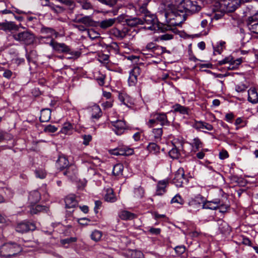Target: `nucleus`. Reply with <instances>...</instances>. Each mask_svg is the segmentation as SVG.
I'll use <instances>...</instances> for the list:
<instances>
[{"mask_svg":"<svg viewBox=\"0 0 258 258\" xmlns=\"http://www.w3.org/2000/svg\"><path fill=\"white\" fill-rule=\"evenodd\" d=\"M219 204H220V203L217 202H209L207 203V207L210 209H213V210L216 209H217V208L218 207Z\"/></svg>","mask_w":258,"mask_h":258,"instance_id":"nucleus-50","label":"nucleus"},{"mask_svg":"<svg viewBox=\"0 0 258 258\" xmlns=\"http://www.w3.org/2000/svg\"><path fill=\"white\" fill-rule=\"evenodd\" d=\"M123 169V166L121 164H116L113 169L112 173L115 175L117 176L122 174Z\"/></svg>","mask_w":258,"mask_h":258,"instance_id":"nucleus-34","label":"nucleus"},{"mask_svg":"<svg viewBox=\"0 0 258 258\" xmlns=\"http://www.w3.org/2000/svg\"><path fill=\"white\" fill-rule=\"evenodd\" d=\"M248 100L252 103L258 102V94L254 88H250L248 91Z\"/></svg>","mask_w":258,"mask_h":258,"instance_id":"nucleus-24","label":"nucleus"},{"mask_svg":"<svg viewBox=\"0 0 258 258\" xmlns=\"http://www.w3.org/2000/svg\"><path fill=\"white\" fill-rule=\"evenodd\" d=\"M233 57L231 56L225 57L222 60L219 61L218 64L219 65H223L225 63H230L231 62L233 61Z\"/></svg>","mask_w":258,"mask_h":258,"instance_id":"nucleus-51","label":"nucleus"},{"mask_svg":"<svg viewBox=\"0 0 258 258\" xmlns=\"http://www.w3.org/2000/svg\"><path fill=\"white\" fill-rule=\"evenodd\" d=\"M36 176L40 178H44L45 177L46 173L43 170H36L35 171Z\"/></svg>","mask_w":258,"mask_h":258,"instance_id":"nucleus-56","label":"nucleus"},{"mask_svg":"<svg viewBox=\"0 0 258 258\" xmlns=\"http://www.w3.org/2000/svg\"><path fill=\"white\" fill-rule=\"evenodd\" d=\"M193 144L197 150H198V149L201 147V145H202L201 142L198 138H196L194 140Z\"/></svg>","mask_w":258,"mask_h":258,"instance_id":"nucleus-62","label":"nucleus"},{"mask_svg":"<svg viewBox=\"0 0 258 258\" xmlns=\"http://www.w3.org/2000/svg\"><path fill=\"white\" fill-rule=\"evenodd\" d=\"M174 111L175 112H179L182 114H185L188 113V108L186 107L182 106L179 104H176L173 106Z\"/></svg>","mask_w":258,"mask_h":258,"instance_id":"nucleus-31","label":"nucleus"},{"mask_svg":"<svg viewBox=\"0 0 258 258\" xmlns=\"http://www.w3.org/2000/svg\"><path fill=\"white\" fill-rule=\"evenodd\" d=\"M13 38L15 40L22 42L26 45L33 44L35 40L34 35L28 30L14 34Z\"/></svg>","mask_w":258,"mask_h":258,"instance_id":"nucleus-4","label":"nucleus"},{"mask_svg":"<svg viewBox=\"0 0 258 258\" xmlns=\"http://www.w3.org/2000/svg\"><path fill=\"white\" fill-rule=\"evenodd\" d=\"M151 116L153 117V118H156L157 123L158 122H160V124L162 126L164 125H167L169 123V122L167 119V117L165 113H156L151 115Z\"/></svg>","mask_w":258,"mask_h":258,"instance_id":"nucleus-15","label":"nucleus"},{"mask_svg":"<svg viewBox=\"0 0 258 258\" xmlns=\"http://www.w3.org/2000/svg\"><path fill=\"white\" fill-rule=\"evenodd\" d=\"M51 116V110L49 109H43L41 111L40 116L39 117L41 122H47L49 120Z\"/></svg>","mask_w":258,"mask_h":258,"instance_id":"nucleus-26","label":"nucleus"},{"mask_svg":"<svg viewBox=\"0 0 258 258\" xmlns=\"http://www.w3.org/2000/svg\"><path fill=\"white\" fill-rule=\"evenodd\" d=\"M19 26L13 22H7L0 23V29L4 31H11L12 30L18 31Z\"/></svg>","mask_w":258,"mask_h":258,"instance_id":"nucleus-12","label":"nucleus"},{"mask_svg":"<svg viewBox=\"0 0 258 258\" xmlns=\"http://www.w3.org/2000/svg\"><path fill=\"white\" fill-rule=\"evenodd\" d=\"M110 33L112 35H113L119 39H122L126 36L127 31H120L116 28H113L110 30Z\"/></svg>","mask_w":258,"mask_h":258,"instance_id":"nucleus-27","label":"nucleus"},{"mask_svg":"<svg viewBox=\"0 0 258 258\" xmlns=\"http://www.w3.org/2000/svg\"><path fill=\"white\" fill-rule=\"evenodd\" d=\"M242 62L241 59H237L234 60L229 63V66L228 67V69L229 70H233L236 69L238 66L241 64Z\"/></svg>","mask_w":258,"mask_h":258,"instance_id":"nucleus-37","label":"nucleus"},{"mask_svg":"<svg viewBox=\"0 0 258 258\" xmlns=\"http://www.w3.org/2000/svg\"><path fill=\"white\" fill-rule=\"evenodd\" d=\"M68 53L70 55V56L68 57V58L69 59H76L78 58L81 54V53L79 51H71V50Z\"/></svg>","mask_w":258,"mask_h":258,"instance_id":"nucleus-47","label":"nucleus"},{"mask_svg":"<svg viewBox=\"0 0 258 258\" xmlns=\"http://www.w3.org/2000/svg\"><path fill=\"white\" fill-rule=\"evenodd\" d=\"M111 124L113 126V131L117 135H122L124 131L126 130V125L123 120H118L115 121H112Z\"/></svg>","mask_w":258,"mask_h":258,"instance_id":"nucleus-8","label":"nucleus"},{"mask_svg":"<svg viewBox=\"0 0 258 258\" xmlns=\"http://www.w3.org/2000/svg\"><path fill=\"white\" fill-rule=\"evenodd\" d=\"M148 125L150 127H152L155 126L156 124H157V121L155 118H153V119H151L149 120L148 122Z\"/></svg>","mask_w":258,"mask_h":258,"instance_id":"nucleus-61","label":"nucleus"},{"mask_svg":"<svg viewBox=\"0 0 258 258\" xmlns=\"http://www.w3.org/2000/svg\"><path fill=\"white\" fill-rule=\"evenodd\" d=\"M171 203L172 204L173 203H177V204H179L180 205H182V204H183L184 201L181 198L180 196H179V195H176L174 197H173L172 199V200L171 201Z\"/></svg>","mask_w":258,"mask_h":258,"instance_id":"nucleus-45","label":"nucleus"},{"mask_svg":"<svg viewBox=\"0 0 258 258\" xmlns=\"http://www.w3.org/2000/svg\"><path fill=\"white\" fill-rule=\"evenodd\" d=\"M138 12L139 15L143 16L142 20L144 21V24H146L148 25V29L150 30H156L157 29H161L162 32L173 31L170 26L159 24L156 16L147 9V4H144L140 6Z\"/></svg>","mask_w":258,"mask_h":258,"instance_id":"nucleus-1","label":"nucleus"},{"mask_svg":"<svg viewBox=\"0 0 258 258\" xmlns=\"http://www.w3.org/2000/svg\"><path fill=\"white\" fill-rule=\"evenodd\" d=\"M241 0H224L223 5L228 12H232L237 8Z\"/></svg>","mask_w":258,"mask_h":258,"instance_id":"nucleus-10","label":"nucleus"},{"mask_svg":"<svg viewBox=\"0 0 258 258\" xmlns=\"http://www.w3.org/2000/svg\"><path fill=\"white\" fill-rule=\"evenodd\" d=\"M185 180L184 172L183 168H179L175 173L173 179V182L177 186H181Z\"/></svg>","mask_w":258,"mask_h":258,"instance_id":"nucleus-9","label":"nucleus"},{"mask_svg":"<svg viewBox=\"0 0 258 258\" xmlns=\"http://www.w3.org/2000/svg\"><path fill=\"white\" fill-rule=\"evenodd\" d=\"M40 199V194L38 190H34L30 192L28 197V201L31 205L35 204L38 202Z\"/></svg>","mask_w":258,"mask_h":258,"instance_id":"nucleus-20","label":"nucleus"},{"mask_svg":"<svg viewBox=\"0 0 258 258\" xmlns=\"http://www.w3.org/2000/svg\"><path fill=\"white\" fill-rule=\"evenodd\" d=\"M57 128L54 125H48L44 128V131L46 133H54L57 131Z\"/></svg>","mask_w":258,"mask_h":258,"instance_id":"nucleus-48","label":"nucleus"},{"mask_svg":"<svg viewBox=\"0 0 258 258\" xmlns=\"http://www.w3.org/2000/svg\"><path fill=\"white\" fill-rule=\"evenodd\" d=\"M193 127L197 130H206L212 131L213 129L212 125L202 121H195Z\"/></svg>","mask_w":258,"mask_h":258,"instance_id":"nucleus-16","label":"nucleus"},{"mask_svg":"<svg viewBox=\"0 0 258 258\" xmlns=\"http://www.w3.org/2000/svg\"><path fill=\"white\" fill-rule=\"evenodd\" d=\"M116 21V20L115 18L105 19L98 22L97 26L102 29H106L112 26L115 23Z\"/></svg>","mask_w":258,"mask_h":258,"instance_id":"nucleus-18","label":"nucleus"},{"mask_svg":"<svg viewBox=\"0 0 258 258\" xmlns=\"http://www.w3.org/2000/svg\"><path fill=\"white\" fill-rule=\"evenodd\" d=\"M13 73L9 70H6L3 73V76L7 79H10L12 76Z\"/></svg>","mask_w":258,"mask_h":258,"instance_id":"nucleus-60","label":"nucleus"},{"mask_svg":"<svg viewBox=\"0 0 258 258\" xmlns=\"http://www.w3.org/2000/svg\"><path fill=\"white\" fill-rule=\"evenodd\" d=\"M83 144L85 145H88L90 141L92 140V136L91 135H84L83 136Z\"/></svg>","mask_w":258,"mask_h":258,"instance_id":"nucleus-54","label":"nucleus"},{"mask_svg":"<svg viewBox=\"0 0 258 258\" xmlns=\"http://www.w3.org/2000/svg\"><path fill=\"white\" fill-rule=\"evenodd\" d=\"M125 22L126 24L131 27H135L139 25L144 24L143 20L137 17H133L126 19L125 20Z\"/></svg>","mask_w":258,"mask_h":258,"instance_id":"nucleus-22","label":"nucleus"},{"mask_svg":"<svg viewBox=\"0 0 258 258\" xmlns=\"http://www.w3.org/2000/svg\"><path fill=\"white\" fill-rule=\"evenodd\" d=\"M76 241H77L76 237H70V238H67L61 240L60 242L62 244L64 245L66 244H69V243L76 242Z\"/></svg>","mask_w":258,"mask_h":258,"instance_id":"nucleus-49","label":"nucleus"},{"mask_svg":"<svg viewBox=\"0 0 258 258\" xmlns=\"http://www.w3.org/2000/svg\"><path fill=\"white\" fill-rule=\"evenodd\" d=\"M229 156L228 152L226 150H222L219 153V158L221 159H224L228 158Z\"/></svg>","mask_w":258,"mask_h":258,"instance_id":"nucleus-58","label":"nucleus"},{"mask_svg":"<svg viewBox=\"0 0 258 258\" xmlns=\"http://www.w3.org/2000/svg\"><path fill=\"white\" fill-rule=\"evenodd\" d=\"M102 106L105 109L110 108L112 106V102L110 101H107L102 103Z\"/></svg>","mask_w":258,"mask_h":258,"instance_id":"nucleus-64","label":"nucleus"},{"mask_svg":"<svg viewBox=\"0 0 258 258\" xmlns=\"http://www.w3.org/2000/svg\"><path fill=\"white\" fill-rule=\"evenodd\" d=\"M102 235V234L101 231L98 230H95L92 233L91 237L92 239L94 241H98L100 240Z\"/></svg>","mask_w":258,"mask_h":258,"instance_id":"nucleus-39","label":"nucleus"},{"mask_svg":"<svg viewBox=\"0 0 258 258\" xmlns=\"http://www.w3.org/2000/svg\"><path fill=\"white\" fill-rule=\"evenodd\" d=\"M69 164V162L67 158L64 156H59L56 161L55 166L58 169L62 170L67 168Z\"/></svg>","mask_w":258,"mask_h":258,"instance_id":"nucleus-19","label":"nucleus"},{"mask_svg":"<svg viewBox=\"0 0 258 258\" xmlns=\"http://www.w3.org/2000/svg\"><path fill=\"white\" fill-rule=\"evenodd\" d=\"M137 79L136 78H135L134 77H132L131 75H130L129 78H128V84L129 85L131 86H135L137 82Z\"/></svg>","mask_w":258,"mask_h":258,"instance_id":"nucleus-57","label":"nucleus"},{"mask_svg":"<svg viewBox=\"0 0 258 258\" xmlns=\"http://www.w3.org/2000/svg\"><path fill=\"white\" fill-rule=\"evenodd\" d=\"M117 0H102V4L109 6L110 7H113L116 5Z\"/></svg>","mask_w":258,"mask_h":258,"instance_id":"nucleus-55","label":"nucleus"},{"mask_svg":"<svg viewBox=\"0 0 258 258\" xmlns=\"http://www.w3.org/2000/svg\"><path fill=\"white\" fill-rule=\"evenodd\" d=\"M22 250V247L15 242L4 243L0 247V255L3 257H10L15 255Z\"/></svg>","mask_w":258,"mask_h":258,"instance_id":"nucleus-2","label":"nucleus"},{"mask_svg":"<svg viewBox=\"0 0 258 258\" xmlns=\"http://www.w3.org/2000/svg\"><path fill=\"white\" fill-rule=\"evenodd\" d=\"M128 255L131 258H144L143 253L141 251L137 250L128 251Z\"/></svg>","mask_w":258,"mask_h":258,"instance_id":"nucleus-33","label":"nucleus"},{"mask_svg":"<svg viewBox=\"0 0 258 258\" xmlns=\"http://www.w3.org/2000/svg\"><path fill=\"white\" fill-rule=\"evenodd\" d=\"M41 32L44 34H47L48 36H52L56 34V32L54 29L49 27H43L41 29Z\"/></svg>","mask_w":258,"mask_h":258,"instance_id":"nucleus-38","label":"nucleus"},{"mask_svg":"<svg viewBox=\"0 0 258 258\" xmlns=\"http://www.w3.org/2000/svg\"><path fill=\"white\" fill-rule=\"evenodd\" d=\"M154 137L156 140H160L163 134L162 128H154L153 130Z\"/></svg>","mask_w":258,"mask_h":258,"instance_id":"nucleus-40","label":"nucleus"},{"mask_svg":"<svg viewBox=\"0 0 258 258\" xmlns=\"http://www.w3.org/2000/svg\"><path fill=\"white\" fill-rule=\"evenodd\" d=\"M173 35L171 34H165L160 36V39L162 40H168L173 38Z\"/></svg>","mask_w":258,"mask_h":258,"instance_id":"nucleus-53","label":"nucleus"},{"mask_svg":"<svg viewBox=\"0 0 258 258\" xmlns=\"http://www.w3.org/2000/svg\"><path fill=\"white\" fill-rule=\"evenodd\" d=\"M119 100L125 105H129L128 96L126 95L119 94L118 96Z\"/></svg>","mask_w":258,"mask_h":258,"instance_id":"nucleus-43","label":"nucleus"},{"mask_svg":"<svg viewBox=\"0 0 258 258\" xmlns=\"http://www.w3.org/2000/svg\"><path fill=\"white\" fill-rule=\"evenodd\" d=\"M168 184V180H163L159 181L157 185L156 191L155 195L156 196H162L166 191V187L167 185Z\"/></svg>","mask_w":258,"mask_h":258,"instance_id":"nucleus-17","label":"nucleus"},{"mask_svg":"<svg viewBox=\"0 0 258 258\" xmlns=\"http://www.w3.org/2000/svg\"><path fill=\"white\" fill-rule=\"evenodd\" d=\"M102 115L101 110L98 105H94L92 107L91 117L93 119H98Z\"/></svg>","mask_w":258,"mask_h":258,"instance_id":"nucleus-29","label":"nucleus"},{"mask_svg":"<svg viewBox=\"0 0 258 258\" xmlns=\"http://www.w3.org/2000/svg\"><path fill=\"white\" fill-rule=\"evenodd\" d=\"M134 151L131 149L127 150L118 148L119 155H128L133 153Z\"/></svg>","mask_w":258,"mask_h":258,"instance_id":"nucleus-46","label":"nucleus"},{"mask_svg":"<svg viewBox=\"0 0 258 258\" xmlns=\"http://www.w3.org/2000/svg\"><path fill=\"white\" fill-rule=\"evenodd\" d=\"M63 174L67 175L71 179H74L77 174V169L75 165H71L67 167L66 171H64Z\"/></svg>","mask_w":258,"mask_h":258,"instance_id":"nucleus-21","label":"nucleus"},{"mask_svg":"<svg viewBox=\"0 0 258 258\" xmlns=\"http://www.w3.org/2000/svg\"><path fill=\"white\" fill-rule=\"evenodd\" d=\"M245 24L251 33L258 35V19L254 15L248 17Z\"/></svg>","mask_w":258,"mask_h":258,"instance_id":"nucleus-6","label":"nucleus"},{"mask_svg":"<svg viewBox=\"0 0 258 258\" xmlns=\"http://www.w3.org/2000/svg\"><path fill=\"white\" fill-rule=\"evenodd\" d=\"M73 126L70 123H65L61 130V132L64 134H70L72 131Z\"/></svg>","mask_w":258,"mask_h":258,"instance_id":"nucleus-36","label":"nucleus"},{"mask_svg":"<svg viewBox=\"0 0 258 258\" xmlns=\"http://www.w3.org/2000/svg\"><path fill=\"white\" fill-rule=\"evenodd\" d=\"M178 11L183 12L186 15L192 14L198 12L201 10V7L196 2L190 0H183L177 6Z\"/></svg>","mask_w":258,"mask_h":258,"instance_id":"nucleus-3","label":"nucleus"},{"mask_svg":"<svg viewBox=\"0 0 258 258\" xmlns=\"http://www.w3.org/2000/svg\"><path fill=\"white\" fill-rule=\"evenodd\" d=\"M50 45L57 51L61 52H69L70 49L64 43H59L54 41H51Z\"/></svg>","mask_w":258,"mask_h":258,"instance_id":"nucleus-11","label":"nucleus"},{"mask_svg":"<svg viewBox=\"0 0 258 258\" xmlns=\"http://www.w3.org/2000/svg\"><path fill=\"white\" fill-rule=\"evenodd\" d=\"M106 192V194L104 196V199L106 201L113 203L116 201V197L112 188H107Z\"/></svg>","mask_w":258,"mask_h":258,"instance_id":"nucleus-28","label":"nucleus"},{"mask_svg":"<svg viewBox=\"0 0 258 258\" xmlns=\"http://www.w3.org/2000/svg\"><path fill=\"white\" fill-rule=\"evenodd\" d=\"M73 21L76 23H82L86 27L92 26L94 25V21L90 16H85L80 18H76Z\"/></svg>","mask_w":258,"mask_h":258,"instance_id":"nucleus-14","label":"nucleus"},{"mask_svg":"<svg viewBox=\"0 0 258 258\" xmlns=\"http://www.w3.org/2000/svg\"><path fill=\"white\" fill-rule=\"evenodd\" d=\"M166 51V48L165 47L156 45L155 48L153 51V52L157 55H160L163 53L165 52Z\"/></svg>","mask_w":258,"mask_h":258,"instance_id":"nucleus-44","label":"nucleus"},{"mask_svg":"<svg viewBox=\"0 0 258 258\" xmlns=\"http://www.w3.org/2000/svg\"><path fill=\"white\" fill-rule=\"evenodd\" d=\"M188 205L190 206H196L197 205H198L199 206H201V203L199 202H198L197 199H195L190 200L188 203Z\"/></svg>","mask_w":258,"mask_h":258,"instance_id":"nucleus-63","label":"nucleus"},{"mask_svg":"<svg viewBox=\"0 0 258 258\" xmlns=\"http://www.w3.org/2000/svg\"><path fill=\"white\" fill-rule=\"evenodd\" d=\"M36 229L34 223L29 222H23L18 223L16 227V230L18 232L23 233L30 230L33 231Z\"/></svg>","mask_w":258,"mask_h":258,"instance_id":"nucleus-7","label":"nucleus"},{"mask_svg":"<svg viewBox=\"0 0 258 258\" xmlns=\"http://www.w3.org/2000/svg\"><path fill=\"white\" fill-rule=\"evenodd\" d=\"M166 19L171 20H175L174 22H171V24L177 26L184 21L186 19V14L183 12H180L178 11V7L176 9L170 12L165 13Z\"/></svg>","mask_w":258,"mask_h":258,"instance_id":"nucleus-5","label":"nucleus"},{"mask_svg":"<svg viewBox=\"0 0 258 258\" xmlns=\"http://www.w3.org/2000/svg\"><path fill=\"white\" fill-rule=\"evenodd\" d=\"M141 69L140 67L136 66L135 67L130 73V75L134 77L137 79L138 77L141 74Z\"/></svg>","mask_w":258,"mask_h":258,"instance_id":"nucleus-42","label":"nucleus"},{"mask_svg":"<svg viewBox=\"0 0 258 258\" xmlns=\"http://www.w3.org/2000/svg\"><path fill=\"white\" fill-rule=\"evenodd\" d=\"M185 247L183 246H176L175 248V250L177 253L180 254L183 253L185 251Z\"/></svg>","mask_w":258,"mask_h":258,"instance_id":"nucleus-59","label":"nucleus"},{"mask_svg":"<svg viewBox=\"0 0 258 258\" xmlns=\"http://www.w3.org/2000/svg\"><path fill=\"white\" fill-rule=\"evenodd\" d=\"M82 8L84 10H93V6L87 1H83L80 3Z\"/></svg>","mask_w":258,"mask_h":258,"instance_id":"nucleus-41","label":"nucleus"},{"mask_svg":"<svg viewBox=\"0 0 258 258\" xmlns=\"http://www.w3.org/2000/svg\"><path fill=\"white\" fill-rule=\"evenodd\" d=\"M148 150L153 154L158 153L160 150L159 147L155 143H151L147 146Z\"/></svg>","mask_w":258,"mask_h":258,"instance_id":"nucleus-35","label":"nucleus"},{"mask_svg":"<svg viewBox=\"0 0 258 258\" xmlns=\"http://www.w3.org/2000/svg\"><path fill=\"white\" fill-rule=\"evenodd\" d=\"M45 5H47L51 10L56 14L62 13L64 11L62 7L52 3H49L48 4H46Z\"/></svg>","mask_w":258,"mask_h":258,"instance_id":"nucleus-32","label":"nucleus"},{"mask_svg":"<svg viewBox=\"0 0 258 258\" xmlns=\"http://www.w3.org/2000/svg\"><path fill=\"white\" fill-rule=\"evenodd\" d=\"M119 217L123 220H131L137 217V215L127 211H122L119 214Z\"/></svg>","mask_w":258,"mask_h":258,"instance_id":"nucleus-25","label":"nucleus"},{"mask_svg":"<svg viewBox=\"0 0 258 258\" xmlns=\"http://www.w3.org/2000/svg\"><path fill=\"white\" fill-rule=\"evenodd\" d=\"M176 143L175 140H174V142H173V144L174 145V144ZM174 147H173L169 152V156L172 158V159H177L179 158L180 155V153L179 151V150L180 148L182 147V142L180 143V146H176L175 145Z\"/></svg>","mask_w":258,"mask_h":258,"instance_id":"nucleus-23","label":"nucleus"},{"mask_svg":"<svg viewBox=\"0 0 258 258\" xmlns=\"http://www.w3.org/2000/svg\"><path fill=\"white\" fill-rule=\"evenodd\" d=\"M47 210V207L45 206H43L39 205H37L36 206L33 205V204L31 206L30 209V213L32 215L37 214L40 212L46 211Z\"/></svg>","mask_w":258,"mask_h":258,"instance_id":"nucleus-30","label":"nucleus"},{"mask_svg":"<svg viewBox=\"0 0 258 258\" xmlns=\"http://www.w3.org/2000/svg\"><path fill=\"white\" fill-rule=\"evenodd\" d=\"M64 202L66 204V207L67 208H74L78 204V202L76 200V196L73 194L67 196L64 199Z\"/></svg>","mask_w":258,"mask_h":258,"instance_id":"nucleus-13","label":"nucleus"},{"mask_svg":"<svg viewBox=\"0 0 258 258\" xmlns=\"http://www.w3.org/2000/svg\"><path fill=\"white\" fill-rule=\"evenodd\" d=\"M246 88L247 87L243 84H239L235 86V90L238 92L244 91Z\"/></svg>","mask_w":258,"mask_h":258,"instance_id":"nucleus-52","label":"nucleus"}]
</instances>
